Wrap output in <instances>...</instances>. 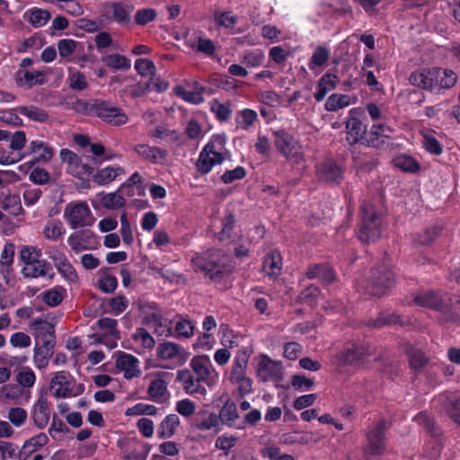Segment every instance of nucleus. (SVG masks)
Instances as JSON below:
<instances>
[{"mask_svg":"<svg viewBox=\"0 0 460 460\" xmlns=\"http://www.w3.org/2000/svg\"><path fill=\"white\" fill-rule=\"evenodd\" d=\"M257 119V112L254 110L246 108L237 112L235 122L236 126L241 129L249 130Z\"/></svg>","mask_w":460,"mask_h":460,"instance_id":"obj_50","label":"nucleus"},{"mask_svg":"<svg viewBox=\"0 0 460 460\" xmlns=\"http://www.w3.org/2000/svg\"><path fill=\"white\" fill-rule=\"evenodd\" d=\"M50 18L49 11L38 7L30 8L23 14V19L35 28L46 25Z\"/></svg>","mask_w":460,"mask_h":460,"instance_id":"obj_34","label":"nucleus"},{"mask_svg":"<svg viewBox=\"0 0 460 460\" xmlns=\"http://www.w3.org/2000/svg\"><path fill=\"white\" fill-rule=\"evenodd\" d=\"M30 327L37 338L44 335L43 339L54 341L53 327L47 320L40 317L35 318L31 323Z\"/></svg>","mask_w":460,"mask_h":460,"instance_id":"obj_49","label":"nucleus"},{"mask_svg":"<svg viewBox=\"0 0 460 460\" xmlns=\"http://www.w3.org/2000/svg\"><path fill=\"white\" fill-rule=\"evenodd\" d=\"M17 111L30 120L35 122L45 123L49 119V115L45 110L33 105L20 106L17 108Z\"/></svg>","mask_w":460,"mask_h":460,"instance_id":"obj_46","label":"nucleus"},{"mask_svg":"<svg viewBox=\"0 0 460 460\" xmlns=\"http://www.w3.org/2000/svg\"><path fill=\"white\" fill-rule=\"evenodd\" d=\"M383 213L370 202L361 207V225L358 233V239L364 243L376 241L381 236Z\"/></svg>","mask_w":460,"mask_h":460,"instance_id":"obj_2","label":"nucleus"},{"mask_svg":"<svg viewBox=\"0 0 460 460\" xmlns=\"http://www.w3.org/2000/svg\"><path fill=\"white\" fill-rule=\"evenodd\" d=\"M133 149L140 157L152 164H163L166 160L167 152L157 146L137 144Z\"/></svg>","mask_w":460,"mask_h":460,"instance_id":"obj_23","label":"nucleus"},{"mask_svg":"<svg viewBox=\"0 0 460 460\" xmlns=\"http://www.w3.org/2000/svg\"><path fill=\"white\" fill-rule=\"evenodd\" d=\"M100 202L102 206L108 209H117L125 206L126 200L122 195L116 192L102 194Z\"/></svg>","mask_w":460,"mask_h":460,"instance_id":"obj_53","label":"nucleus"},{"mask_svg":"<svg viewBox=\"0 0 460 460\" xmlns=\"http://www.w3.org/2000/svg\"><path fill=\"white\" fill-rule=\"evenodd\" d=\"M414 305L439 310L443 306L442 296L434 291L420 292L413 296L410 303Z\"/></svg>","mask_w":460,"mask_h":460,"instance_id":"obj_24","label":"nucleus"},{"mask_svg":"<svg viewBox=\"0 0 460 460\" xmlns=\"http://www.w3.org/2000/svg\"><path fill=\"white\" fill-rule=\"evenodd\" d=\"M234 245V255L242 258L248 255L251 242L243 234H238L229 241Z\"/></svg>","mask_w":460,"mask_h":460,"instance_id":"obj_62","label":"nucleus"},{"mask_svg":"<svg viewBox=\"0 0 460 460\" xmlns=\"http://www.w3.org/2000/svg\"><path fill=\"white\" fill-rule=\"evenodd\" d=\"M357 97H351L348 94L332 93L327 99L324 106L328 111H336L340 109L349 106L350 104L356 103Z\"/></svg>","mask_w":460,"mask_h":460,"instance_id":"obj_40","label":"nucleus"},{"mask_svg":"<svg viewBox=\"0 0 460 460\" xmlns=\"http://www.w3.org/2000/svg\"><path fill=\"white\" fill-rule=\"evenodd\" d=\"M282 269V259L279 252L268 254L263 261V270L270 277H278Z\"/></svg>","mask_w":460,"mask_h":460,"instance_id":"obj_45","label":"nucleus"},{"mask_svg":"<svg viewBox=\"0 0 460 460\" xmlns=\"http://www.w3.org/2000/svg\"><path fill=\"white\" fill-rule=\"evenodd\" d=\"M329 58L330 50L323 46H318L314 50L308 61V67L311 71H316L317 68L323 67Z\"/></svg>","mask_w":460,"mask_h":460,"instance_id":"obj_48","label":"nucleus"},{"mask_svg":"<svg viewBox=\"0 0 460 460\" xmlns=\"http://www.w3.org/2000/svg\"><path fill=\"white\" fill-rule=\"evenodd\" d=\"M180 423V418L177 414H168L157 427V437L160 439L171 438L175 435Z\"/></svg>","mask_w":460,"mask_h":460,"instance_id":"obj_28","label":"nucleus"},{"mask_svg":"<svg viewBox=\"0 0 460 460\" xmlns=\"http://www.w3.org/2000/svg\"><path fill=\"white\" fill-rule=\"evenodd\" d=\"M184 349L177 343L164 341L157 345L156 355L160 359L172 360L180 358Z\"/></svg>","mask_w":460,"mask_h":460,"instance_id":"obj_35","label":"nucleus"},{"mask_svg":"<svg viewBox=\"0 0 460 460\" xmlns=\"http://www.w3.org/2000/svg\"><path fill=\"white\" fill-rule=\"evenodd\" d=\"M54 346V341L49 339H43L42 344L38 345L36 343L33 354V363L39 369L47 367L49 360L52 356V349Z\"/></svg>","mask_w":460,"mask_h":460,"instance_id":"obj_25","label":"nucleus"},{"mask_svg":"<svg viewBox=\"0 0 460 460\" xmlns=\"http://www.w3.org/2000/svg\"><path fill=\"white\" fill-rule=\"evenodd\" d=\"M95 114L105 123L111 126H121L128 122V116L119 107L107 102H96L93 105Z\"/></svg>","mask_w":460,"mask_h":460,"instance_id":"obj_10","label":"nucleus"},{"mask_svg":"<svg viewBox=\"0 0 460 460\" xmlns=\"http://www.w3.org/2000/svg\"><path fill=\"white\" fill-rule=\"evenodd\" d=\"M394 167L405 172H417L420 170L419 163L411 155H400L393 160Z\"/></svg>","mask_w":460,"mask_h":460,"instance_id":"obj_51","label":"nucleus"},{"mask_svg":"<svg viewBox=\"0 0 460 460\" xmlns=\"http://www.w3.org/2000/svg\"><path fill=\"white\" fill-rule=\"evenodd\" d=\"M436 68L414 71L409 77L411 84L427 91H436Z\"/></svg>","mask_w":460,"mask_h":460,"instance_id":"obj_20","label":"nucleus"},{"mask_svg":"<svg viewBox=\"0 0 460 460\" xmlns=\"http://www.w3.org/2000/svg\"><path fill=\"white\" fill-rule=\"evenodd\" d=\"M234 217L232 214L227 215L222 222V229L218 233V238L222 242L232 240L234 237L238 235L234 233Z\"/></svg>","mask_w":460,"mask_h":460,"instance_id":"obj_55","label":"nucleus"},{"mask_svg":"<svg viewBox=\"0 0 460 460\" xmlns=\"http://www.w3.org/2000/svg\"><path fill=\"white\" fill-rule=\"evenodd\" d=\"M249 353L246 349H239L234 358L232 369L230 373V381L234 382L242 377L246 376L247 364L249 360Z\"/></svg>","mask_w":460,"mask_h":460,"instance_id":"obj_27","label":"nucleus"},{"mask_svg":"<svg viewBox=\"0 0 460 460\" xmlns=\"http://www.w3.org/2000/svg\"><path fill=\"white\" fill-rule=\"evenodd\" d=\"M13 79L17 86L31 88L35 85H42L46 83V75L40 70L18 69L13 74Z\"/></svg>","mask_w":460,"mask_h":460,"instance_id":"obj_18","label":"nucleus"},{"mask_svg":"<svg viewBox=\"0 0 460 460\" xmlns=\"http://www.w3.org/2000/svg\"><path fill=\"white\" fill-rule=\"evenodd\" d=\"M104 61L109 67L113 69H128L131 66L130 59L119 54L108 55Z\"/></svg>","mask_w":460,"mask_h":460,"instance_id":"obj_59","label":"nucleus"},{"mask_svg":"<svg viewBox=\"0 0 460 460\" xmlns=\"http://www.w3.org/2000/svg\"><path fill=\"white\" fill-rule=\"evenodd\" d=\"M261 456L269 460H295L292 455L281 454L280 448L276 446L262 448Z\"/></svg>","mask_w":460,"mask_h":460,"instance_id":"obj_64","label":"nucleus"},{"mask_svg":"<svg viewBox=\"0 0 460 460\" xmlns=\"http://www.w3.org/2000/svg\"><path fill=\"white\" fill-rule=\"evenodd\" d=\"M135 69L141 76L151 77L155 75V66L153 61L146 58H138L135 62Z\"/></svg>","mask_w":460,"mask_h":460,"instance_id":"obj_61","label":"nucleus"},{"mask_svg":"<svg viewBox=\"0 0 460 460\" xmlns=\"http://www.w3.org/2000/svg\"><path fill=\"white\" fill-rule=\"evenodd\" d=\"M176 378L187 394L198 399L207 397L208 386L204 385L203 381H199V378L193 375L190 370L187 368L179 370Z\"/></svg>","mask_w":460,"mask_h":460,"instance_id":"obj_9","label":"nucleus"},{"mask_svg":"<svg viewBox=\"0 0 460 460\" xmlns=\"http://www.w3.org/2000/svg\"><path fill=\"white\" fill-rule=\"evenodd\" d=\"M66 233V228L62 222L58 219L49 220L42 230V234L47 240L57 241Z\"/></svg>","mask_w":460,"mask_h":460,"instance_id":"obj_47","label":"nucleus"},{"mask_svg":"<svg viewBox=\"0 0 460 460\" xmlns=\"http://www.w3.org/2000/svg\"><path fill=\"white\" fill-rule=\"evenodd\" d=\"M370 355L369 348L363 344H349L339 357L341 366H359Z\"/></svg>","mask_w":460,"mask_h":460,"instance_id":"obj_14","label":"nucleus"},{"mask_svg":"<svg viewBox=\"0 0 460 460\" xmlns=\"http://www.w3.org/2000/svg\"><path fill=\"white\" fill-rule=\"evenodd\" d=\"M51 266L43 260H38L27 266H23L22 273L25 278L36 279L49 275Z\"/></svg>","mask_w":460,"mask_h":460,"instance_id":"obj_39","label":"nucleus"},{"mask_svg":"<svg viewBox=\"0 0 460 460\" xmlns=\"http://www.w3.org/2000/svg\"><path fill=\"white\" fill-rule=\"evenodd\" d=\"M49 388L54 397L67 398L79 395L84 388L79 385L75 388V382L69 373L66 371H58L53 373L50 379Z\"/></svg>","mask_w":460,"mask_h":460,"instance_id":"obj_8","label":"nucleus"},{"mask_svg":"<svg viewBox=\"0 0 460 460\" xmlns=\"http://www.w3.org/2000/svg\"><path fill=\"white\" fill-rule=\"evenodd\" d=\"M41 300L50 307L59 305L66 296V290L61 286H55L40 294Z\"/></svg>","mask_w":460,"mask_h":460,"instance_id":"obj_41","label":"nucleus"},{"mask_svg":"<svg viewBox=\"0 0 460 460\" xmlns=\"http://www.w3.org/2000/svg\"><path fill=\"white\" fill-rule=\"evenodd\" d=\"M394 284V274L390 269L388 261H385L382 265L375 268L371 271L367 291L375 296H382Z\"/></svg>","mask_w":460,"mask_h":460,"instance_id":"obj_5","label":"nucleus"},{"mask_svg":"<svg viewBox=\"0 0 460 460\" xmlns=\"http://www.w3.org/2000/svg\"><path fill=\"white\" fill-rule=\"evenodd\" d=\"M390 427V422L385 419L379 420L367 433L368 447L373 455H380L385 450V431Z\"/></svg>","mask_w":460,"mask_h":460,"instance_id":"obj_13","label":"nucleus"},{"mask_svg":"<svg viewBox=\"0 0 460 460\" xmlns=\"http://www.w3.org/2000/svg\"><path fill=\"white\" fill-rule=\"evenodd\" d=\"M265 55L261 49L246 51L241 58V61L248 67H258L262 65Z\"/></svg>","mask_w":460,"mask_h":460,"instance_id":"obj_56","label":"nucleus"},{"mask_svg":"<svg viewBox=\"0 0 460 460\" xmlns=\"http://www.w3.org/2000/svg\"><path fill=\"white\" fill-rule=\"evenodd\" d=\"M339 78L336 75L326 73L318 81L316 92L314 94L317 102H322L327 93L336 88Z\"/></svg>","mask_w":460,"mask_h":460,"instance_id":"obj_31","label":"nucleus"},{"mask_svg":"<svg viewBox=\"0 0 460 460\" xmlns=\"http://www.w3.org/2000/svg\"><path fill=\"white\" fill-rule=\"evenodd\" d=\"M7 419L16 428L23 426L28 419L27 411L21 407H13L8 411Z\"/></svg>","mask_w":460,"mask_h":460,"instance_id":"obj_57","label":"nucleus"},{"mask_svg":"<svg viewBox=\"0 0 460 460\" xmlns=\"http://www.w3.org/2000/svg\"><path fill=\"white\" fill-rule=\"evenodd\" d=\"M225 137L213 136L199 153L196 166L202 174L208 173L215 165L221 164L225 159Z\"/></svg>","mask_w":460,"mask_h":460,"instance_id":"obj_3","label":"nucleus"},{"mask_svg":"<svg viewBox=\"0 0 460 460\" xmlns=\"http://www.w3.org/2000/svg\"><path fill=\"white\" fill-rule=\"evenodd\" d=\"M63 217L74 230L92 226L95 222V217L84 200L67 203L64 208Z\"/></svg>","mask_w":460,"mask_h":460,"instance_id":"obj_4","label":"nucleus"},{"mask_svg":"<svg viewBox=\"0 0 460 460\" xmlns=\"http://www.w3.org/2000/svg\"><path fill=\"white\" fill-rule=\"evenodd\" d=\"M151 91V83H137L126 85L123 89V93L131 98H137L145 95Z\"/></svg>","mask_w":460,"mask_h":460,"instance_id":"obj_60","label":"nucleus"},{"mask_svg":"<svg viewBox=\"0 0 460 460\" xmlns=\"http://www.w3.org/2000/svg\"><path fill=\"white\" fill-rule=\"evenodd\" d=\"M132 11L133 6L131 4L112 3L107 5V12L116 22L120 24H126L130 21V13Z\"/></svg>","mask_w":460,"mask_h":460,"instance_id":"obj_36","label":"nucleus"},{"mask_svg":"<svg viewBox=\"0 0 460 460\" xmlns=\"http://www.w3.org/2000/svg\"><path fill=\"white\" fill-rule=\"evenodd\" d=\"M15 254V245L13 243H6L0 254L1 273L5 277L12 270Z\"/></svg>","mask_w":460,"mask_h":460,"instance_id":"obj_42","label":"nucleus"},{"mask_svg":"<svg viewBox=\"0 0 460 460\" xmlns=\"http://www.w3.org/2000/svg\"><path fill=\"white\" fill-rule=\"evenodd\" d=\"M62 161L66 164V171L69 174L84 179L93 173V168L84 164L79 156L68 149H62L60 152Z\"/></svg>","mask_w":460,"mask_h":460,"instance_id":"obj_12","label":"nucleus"},{"mask_svg":"<svg viewBox=\"0 0 460 460\" xmlns=\"http://www.w3.org/2000/svg\"><path fill=\"white\" fill-rule=\"evenodd\" d=\"M48 442V435L45 433H40L25 441L22 447L28 453H33L47 445Z\"/></svg>","mask_w":460,"mask_h":460,"instance_id":"obj_58","label":"nucleus"},{"mask_svg":"<svg viewBox=\"0 0 460 460\" xmlns=\"http://www.w3.org/2000/svg\"><path fill=\"white\" fill-rule=\"evenodd\" d=\"M52 260L54 264L58 270V271L62 275V277L69 281L75 282L77 279V274L75 270L72 266V264L68 261L67 258L64 253L57 252Z\"/></svg>","mask_w":460,"mask_h":460,"instance_id":"obj_32","label":"nucleus"},{"mask_svg":"<svg viewBox=\"0 0 460 460\" xmlns=\"http://www.w3.org/2000/svg\"><path fill=\"white\" fill-rule=\"evenodd\" d=\"M126 174L124 167L111 164L99 169L93 175V181L98 186H105L114 181L118 177Z\"/></svg>","mask_w":460,"mask_h":460,"instance_id":"obj_22","label":"nucleus"},{"mask_svg":"<svg viewBox=\"0 0 460 460\" xmlns=\"http://www.w3.org/2000/svg\"><path fill=\"white\" fill-rule=\"evenodd\" d=\"M436 77L435 83L437 85L435 93L453 87L457 81L456 74L450 69L436 68Z\"/></svg>","mask_w":460,"mask_h":460,"instance_id":"obj_38","label":"nucleus"},{"mask_svg":"<svg viewBox=\"0 0 460 460\" xmlns=\"http://www.w3.org/2000/svg\"><path fill=\"white\" fill-rule=\"evenodd\" d=\"M275 146L285 158L294 164H300L305 160L302 146L289 133L280 130L275 132Z\"/></svg>","mask_w":460,"mask_h":460,"instance_id":"obj_7","label":"nucleus"},{"mask_svg":"<svg viewBox=\"0 0 460 460\" xmlns=\"http://www.w3.org/2000/svg\"><path fill=\"white\" fill-rule=\"evenodd\" d=\"M164 373H157L145 376V379L150 378V384L146 390L148 399L158 404L166 402L171 397L168 383L164 379Z\"/></svg>","mask_w":460,"mask_h":460,"instance_id":"obj_11","label":"nucleus"},{"mask_svg":"<svg viewBox=\"0 0 460 460\" xmlns=\"http://www.w3.org/2000/svg\"><path fill=\"white\" fill-rule=\"evenodd\" d=\"M100 329L104 331V336L111 341V348L117 346V341L119 338V331L117 330L118 322L115 319L103 317L98 320Z\"/></svg>","mask_w":460,"mask_h":460,"instance_id":"obj_43","label":"nucleus"},{"mask_svg":"<svg viewBox=\"0 0 460 460\" xmlns=\"http://www.w3.org/2000/svg\"><path fill=\"white\" fill-rule=\"evenodd\" d=\"M391 132V128L385 124H373L367 133L364 142L368 146L379 147L384 144V138L389 137Z\"/></svg>","mask_w":460,"mask_h":460,"instance_id":"obj_26","label":"nucleus"},{"mask_svg":"<svg viewBox=\"0 0 460 460\" xmlns=\"http://www.w3.org/2000/svg\"><path fill=\"white\" fill-rule=\"evenodd\" d=\"M147 320L154 325L155 332L157 335L165 337L172 335V321L164 318L158 309L154 310Z\"/></svg>","mask_w":460,"mask_h":460,"instance_id":"obj_29","label":"nucleus"},{"mask_svg":"<svg viewBox=\"0 0 460 460\" xmlns=\"http://www.w3.org/2000/svg\"><path fill=\"white\" fill-rule=\"evenodd\" d=\"M219 400L224 403L223 407L219 411V419L230 428L237 429H243L245 424L242 423L237 425L236 422L239 420V414L237 407L234 402L229 397L226 392H224L220 396Z\"/></svg>","mask_w":460,"mask_h":460,"instance_id":"obj_15","label":"nucleus"},{"mask_svg":"<svg viewBox=\"0 0 460 460\" xmlns=\"http://www.w3.org/2000/svg\"><path fill=\"white\" fill-rule=\"evenodd\" d=\"M116 367L126 379H133L141 375L140 361L131 354H120L117 358Z\"/></svg>","mask_w":460,"mask_h":460,"instance_id":"obj_19","label":"nucleus"},{"mask_svg":"<svg viewBox=\"0 0 460 460\" xmlns=\"http://www.w3.org/2000/svg\"><path fill=\"white\" fill-rule=\"evenodd\" d=\"M190 368L193 375L203 381L208 388L217 385L219 380L218 372L213 367L211 360L208 355L194 356L190 361Z\"/></svg>","mask_w":460,"mask_h":460,"instance_id":"obj_6","label":"nucleus"},{"mask_svg":"<svg viewBox=\"0 0 460 460\" xmlns=\"http://www.w3.org/2000/svg\"><path fill=\"white\" fill-rule=\"evenodd\" d=\"M30 154L36 155L33 161L35 163L46 164L48 163L53 156L54 151L53 149L44 141L41 140H32L29 145Z\"/></svg>","mask_w":460,"mask_h":460,"instance_id":"obj_33","label":"nucleus"},{"mask_svg":"<svg viewBox=\"0 0 460 460\" xmlns=\"http://www.w3.org/2000/svg\"><path fill=\"white\" fill-rule=\"evenodd\" d=\"M346 141L352 146L364 139L363 135L366 133V128L361 121L355 117L349 118L346 122Z\"/></svg>","mask_w":460,"mask_h":460,"instance_id":"obj_30","label":"nucleus"},{"mask_svg":"<svg viewBox=\"0 0 460 460\" xmlns=\"http://www.w3.org/2000/svg\"><path fill=\"white\" fill-rule=\"evenodd\" d=\"M31 416L34 425L40 429H44L50 419V408L45 394H40L31 410Z\"/></svg>","mask_w":460,"mask_h":460,"instance_id":"obj_17","label":"nucleus"},{"mask_svg":"<svg viewBox=\"0 0 460 460\" xmlns=\"http://www.w3.org/2000/svg\"><path fill=\"white\" fill-rule=\"evenodd\" d=\"M226 255L219 250H209L192 257L196 270L204 272L212 280H220L227 271Z\"/></svg>","mask_w":460,"mask_h":460,"instance_id":"obj_1","label":"nucleus"},{"mask_svg":"<svg viewBox=\"0 0 460 460\" xmlns=\"http://www.w3.org/2000/svg\"><path fill=\"white\" fill-rule=\"evenodd\" d=\"M318 178L328 183H338L341 180V169L332 160H325L316 167Z\"/></svg>","mask_w":460,"mask_h":460,"instance_id":"obj_21","label":"nucleus"},{"mask_svg":"<svg viewBox=\"0 0 460 460\" xmlns=\"http://www.w3.org/2000/svg\"><path fill=\"white\" fill-rule=\"evenodd\" d=\"M209 110L220 122L227 121L233 112L232 103L230 102H220L217 99L210 101Z\"/></svg>","mask_w":460,"mask_h":460,"instance_id":"obj_44","label":"nucleus"},{"mask_svg":"<svg viewBox=\"0 0 460 460\" xmlns=\"http://www.w3.org/2000/svg\"><path fill=\"white\" fill-rule=\"evenodd\" d=\"M16 381L24 388H31L35 385L36 375L31 367H26L18 372Z\"/></svg>","mask_w":460,"mask_h":460,"instance_id":"obj_63","label":"nucleus"},{"mask_svg":"<svg viewBox=\"0 0 460 460\" xmlns=\"http://www.w3.org/2000/svg\"><path fill=\"white\" fill-rule=\"evenodd\" d=\"M158 408L154 404L138 402L132 407H129L126 410V416H140V415H148V416H155L158 413Z\"/></svg>","mask_w":460,"mask_h":460,"instance_id":"obj_52","label":"nucleus"},{"mask_svg":"<svg viewBox=\"0 0 460 460\" xmlns=\"http://www.w3.org/2000/svg\"><path fill=\"white\" fill-rule=\"evenodd\" d=\"M258 376L263 381H278L282 376V366L270 357L262 355L257 365Z\"/></svg>","mask_w":460,"mask_h":460,"instance_id":"obj_16","label":"nucleus"},{"mask_svg":"<svg viewBox=\"0 0 460 460\" xmlns=\"http://www.w3.org/2000/svg\"><path fill=\"white\" fill-rule=\"evenodd\" d=\"M134 342L137 345L136 351L144 353L146 349H152L155 345L153 336L143 327L137 328L132 335Z\"/></svg>","mask_w":460,"mask_h":460,"instance_id":"obj_37","label":"nucleus"},{"mask_svg":"<svg viewBox=\"0 0 460 460\" xmlns=\"http://www.w3.org/2000/svg\"><path fill=\"white\" fill-rule=\"evenodd\" d=\"M237 441V436L234 434L225 433L217 437L215 442V447L217 449L224 451L225 455L227 456L230 450L236 446Z\"/></svg>","mask_w":460,"mask_h":460,"instance_id":"obj_54","label":"nucleus"}]
</instances>
